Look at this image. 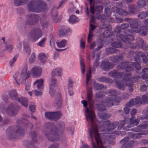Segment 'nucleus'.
Here are the masks:
<instances>
[{
    "label": "nucleus",
    "mask_w": 148,
    "mask_h": 148,
    "mask_svg": "<svg viewBox=\"0 0 148 148\" xmlns=\"http://www.w3.org/2000/svg\"><path fill=\"white\" fill-rule=\"evenodd\" d=\"M82 101L84 107L86 108V112L87 114V118H89L90 120L92 129L90 130V136L91 138H92L93 135H94L96 143V144L94 142L92 143V147L93 148H104L102 141L100 138L98 132L97 126L94 123L95 115L92 108V106L90 105L89 109L87 107V101L85 100H83Z\"/></svg>",
    "instance_id": "obj_1"
},
{
    "label": "nucleus",
    "mask_w": 148,
    "mask_h": 148,
    "mask_svg": "<svg viewBox=\"0 0 148 148\" xmlns=\"http://www.w3.org/2000/svg\"><path fill=\"white\" fill-rule=\"evenodd\" d=\"M106 92L110 97L103 99L101 104H97V106L100 111H104L106 110L105 106L111 107L113 105V102L115 101L116 92L115 90L110 89Z\"/></svg>",
    "instance_id": "obj_2"
},
{
    "label": "nucleus",
    "mask_w": 148,
    "mask_h": 148,
    "mask_svg": "<svg viewBox=\"0 0 148 148\" xmlns=\"http://www.w3.org/2000/svg\"><path fill=\"white\" fill-rule=\"evenodd\" d=\"M50 124L49 130L45 133V134L46 136L49 140L51 141H58L59 139V136L57 133L59 132L56 127L52 124L49 123Z\"/></svg>",
    "instance_id": "obj_3"
},
{
    "label": "nucleus",
    "mask_w": 148,
    "mask_h": 148,
    "mask_svg": "<svg viewBox=\"0 0 148 148\" xmlns=\"http://www.w3.org/2000/svg\"><path fill=\"white\" fill-rule=\"evenodd\" d=\"M131 73H128L124 75V77L122 80L123 82H125L126 86H128L129 90L131 92L133 91L134 90L133 83L137 81L139 78L138 76L131 77Z\"/></svg>",
    "instance_id": "obj_4"
},
{
    "label": "nucleus",
    "mask_w": 148,
    "mask_h": 148,
    "mask_svg": "<svg viewBox=\"0 0 148 148\" xmlns=\"http://www.w3.org/2000/svg\"><path fill=\"white\" fill-rule=\"evenodd\" d=\"M9 95L11 99L17 100L18 102H20L23 106L26 108L27 107L28 102L27 98L23 97L18 98L17 92L15 90H13L10 91L9 92Z\"/></svg>",
    "instance_id": "obj_5"
},
{
    "label": "nucleus",
    "mask_w": 148,
    "mask_h": 148,
    "mask_svg": "<svg viewBox=\"0 0 148 148\" xmlns=\"http://www.w3.org/2000/svg\"><path fill=\"white\" fill-rule=\"evenodd\" d=\"M44 30L43 28L42 29L40 28L33 29L28 34V38L33 41H36L42 36Z\"/></svg>",
    "instance_id": "obj_6"
},
{
    "label": "nucleus",
    "mask_w": 148,
    "mask_h": 148,
    "mask_svg": "<svg viewBox=\"0 0 148 148\" xmlns=\"http://www.w3.org/2000/svg\"><path fill=\"white\" fill-rule=\"evenodd\" d=\"M56 70H57L58 74H60L61 72L60 69H57L53 71H52L51 72L52 76L51 77V83L49 86V93L51 96H53L54 93H55V91L53 89V88L57 86V80L54 77V76H55L56 75ZM59 74L60 75V74Z\"/></svg>",
    "instance_id": "obj_7"
},
{
    "label": "nucleus",
    "mask_w": 148,
    "mask_h": 148,
    "mask_svg": "<svg viewBox=\"0 0 148 148\" xmlns=\"http://www.w3.org/2000/svg\"><path fill=\"white\" fill-rule=\"evenodd\" d=\"M25 17V24L30 25L35 24L40 19L39 16L37 14L33 13L26 15Z\"/></svg>",
    "instance_id": "obj_8"
},
{
    "label": "nucleus",
    "mask_w": 148,
    "mask_h": 148,
    "mask_svg": "<svg viewBox=\"0 0 148 148\" xmlns=\"http://www.w3.org/2000/svg\"><path fill=\"white\" fill-rule=\"evenodd\" d=\"M124 33L126 36L121 34L119 35V37L124 43L130 44L131 41L134 40V37L131 34L132 32H130V29H127L124 31Z\"/></svg>",
    "instance_id": "obj_9"
},
{
    "label": "nucleus",
    "mask_w": 148,
    "mask_h": 148,
    "mask_svg": "<svg viewBox=\"0 0 148 148\" xmlns=\"http://www.w3.org/2000/svg\"><path fill=\"white\" fill-rule=\"evenodd\" d=\"M62 114L60 111H57L53 112H46L45 115L46 119H49L51 120L56 121L62 116Z\"/></svg>",
    "instance_id": "obj_10"
},
{
    "label": "nucleus",
    "mask_w": 148,
    "mask_h": 148,
    "mask_svg": "<svg viewBox=\"0 0 148 148\" xmlns=\"http://www.w3.org/2000/svg\"><path fill=\"white\" fill-rule=\"evenodd\" d=\"M113 48H109L106 49V51L108 54L114 53L119 51V50L116 48H119L123 47L121 43L119 42H114L111 45Z\"/></svg>",
    "instance_id": "obj_11"
},
{
    "label": "nucleus",
    "mask_w": 148,
    "mask_h": 148,
    "mask_svg": "<svg viewBox=\"0 0 148 148\" xmlns=\"http://www.w3.org/2000/svg\"><path fill=\"white\" fill-rule=\"evenodd\" d=\"M29 77V75L27 73L25 74L22 73L20 74L18 73H15L14 77L17 84L19 85V83L23 80L26 81L27 79Z\"/></svg>",
    "instance_id": "obj_12"
},
{
    "label": "nucleus",
    "mask_w": 148,
    "mask_h": 148,
    "mask_svg": "<svg viewBox=\"0 0 148 148\" xmlns=\"http://www.w3.org/2000/svg\"><path fill=\"white\" fill-rule=\"evenodd\" d=\"M52 97H55L54 101V106L57 108H60L62 105V99L61 93L60 92H58L56 94L55 93L54 96Z\"/></svg>",
    "instance_id": "obj_13"
},
{
    "label": "nucleus",
    "mask_w": 148,
    "mask_h": 148,
    "mask_svg": "<svg viewBox=\"0 0 148 148\" xmlns=\"http://www.w3.org/2000/svg\"><path fill=\"white\" fill-rule=\"evenodd\" d=\"M126 73L124 74L123 72H118L116 70H114L110 72L108 74V76L111 77L113 78L116 79H120L122 77L123 78L125 75L128 74Z\"/></svg>",
    "instance_id": "obj_14"
},
{
    "label": "nucleus",
    "mask_w": 148,
    "mask_h": 148,
    "mask_svg": "<svg viewBox=\"0 0 148 148\" xmlns=\"http://www.w3.org/2000/svg\"><path fill=\"white\" fill-rule=\"evenodd\" d=\"M42 69L41 67L36 66L32 68L31 70V74L35 77H38L42 74Z\"/></svg>",
    "instance_id": "obj_15"
},
{
    "label": "nucleus",
    "mask_w": 148,
    "mask_h": 148,
    "mask_svg": "<svg viewBox=\"0 0 148 148\" xmlns=\"http://www.w3.org/2000/svg\"><path fill=\"white\" fill-rule=\"evenodd\" d=\"M125 21H128L130 26L131 28H138V25L139 21L137 18L132 19L127 18L124 19Z\"/></svg>",
    "instance_id": "obj_16"
},
{
    "label": "nucleus",
    "mask_w": 148,
    "mask_h": 148,
    "mask_svg": "<svg viewBox=\"0 0 148 148\" xmlns=\"http://www.w3.org/2000/svg\"><path fill=\"white\" fill-rule=\"evenodd\" d=\"M129 11L132 14H136L140 11V9L138 6L135 4H130L128 6Z\"/></svg>",
    "instance_id": "obj_17"
},
{
    "label": "nucleus",
    "mask_w": 148,
    "mask_h": 148,
    "mask_svg": "<svg viewBox=\"0 0 148 148\" xmlns=\"http://www.w3.org/2000/svg\"><path fill=\"white\" fill-rule=\"evenodd\" d=\"M136 104H142L141 99L139 97H136L135 99L131 100L127 103V106L131 107L132 106Z\"/></svg>",
    "instance_id": "obj_18"
},
{
    "label": "nucleus",
    "mask_w": 148,
    "mask_h": 148,
    "mask_svg": "<svg viewBox=\"0 0 148 148\" xmlns=\"http://www.w3.org/2000/svg\"><path fill=\"white\" fill-rule=\"evenodd\" d=\"M128 62L121 63L117 66V69H120L125 68V70L127 72L133 70V67L130 65H128Z\"/></svg>",
    "instance_id": "obj_19"
},
{
    "label": "nucleus",
    "mask_w": 148,
    "mask_h": 148,
    "mask_svg": "<svg viewBox=\"0 0 148 148\" xmlns=\"http://www.w3.org/2000/svg\"><path fill=\"white\" fill-rule=\"evenodd\" d=\"M101 66L103 70L107 71L110 69H112L114 65L113 63L107 62H102Z\"/></svg>",
    "instance_id": "obj_20"
},
{
    "label": "nucleus",
    "mask_w": 148,
    "mask_h": 148,
    "mask_svg": "<svg viewBox=\"0 0 148 148\" xmlns=\"http://www.w3.org/2000/svg\"><path fill=\"white\" fill-rule=\"evenodd\" d=\"M7 111L9 115L14 116L17 113L18 110L17 108L11 105L7 109Z\"/></svg>",
    "instance_id": "obj_21"
},
{
    "label": "nucleus",
    "mask_w": 148,
    "mask_h": 148,
    "mask_svg": "<svg viewBox=\"0 0 148 148\" xmlns=\"http://www.w3.org/2000/svg\"><path fill=\"white\" fill-rule=\"evenodd\" d=\"M14 129V132H13L12 134L10 136L12 135H23L24 134V130L23 129L20 127L18 126H16L14 127H13Z\"/></svg>",
    "instance_id": "obj_22"
},
{
    "label": "nucleus",
    "mask_w": 148,
    "mask_h": 148,
    "mask_svg": "<svg viewBox=\"0 0 148 148\" xmlns=\"http://www.w3.org/2000/svg\"><path fill=\"white\" fill-rule=\"evenodd\" d=\"M137 45L140 46L142 49L146 50L148 49V45H147L141 38H138L136 39Z\"/></svg>",
    "instance_id": "obj_23"
},
{
    "label": "nucleus",
    "mask_w": 148,
    "mask_h": 148,
    "mask_svg": "<svg viewBox=\"0 0 148 148\" xmlns=\"http://www.w3.org/2000/svg\"><path fill=\"white\" fill-rule=\"evenodd\" d=\"M36 4V0H32L29 2L27 5L28 10L30 11L34 12L33 10H35Z\"/></svg>",
    "instance_id": "obj_24"
},
{
    "label": "nucleus",
    "mask_w": 148,
    "mask_h": 148,
    "mask_svg": "<svg viewBox=\"0 0 148 148\" xmlns=\"http://www.w3.org/2000/svg\"><path fill=\"white\" fill-rule=\"evenodd\" d=\"M44 80L42 79L37 80L33 83V85H35L37 84V88L39 90H42L44 86Z\"/></svg>",
    "instance_id": "obj_25"
},
{
    "label": "nucleus",
    "mask_w": 148,
    "mask_h": 148,
    "mask_svg": "<svg viewBox=\"0 0 148 148\" xmlns=\"http://www.w3.org/2000/svg\"><path fill=\"white\" fill-rule=\"evenodd\" d=\"M123 58L122 55L119 56H113L110 58V60L115 63H119L122 60Z\"/></svg>",
    "instance_id": "obj_26"
},
{
    "label": "nucleus",
    "mask_w": 148,
    "mask_h": 148,
    "mask_svg": "<svg viewBox=\"0 0 148 148\" xmlns=\"http://www.w3.org/2000/svg\"><path fill=\"white\" fill-rule=\"evenodd\" d=\"M98 80L101 82H106L110 84L112 83L113 82V80L110 78H108L105 77H102L98 79Z\"/></svg>",
    "instance_id": "obj_27"
},
{
    "label": "nucleus",
    "mask_w": 148,
    "mask_h": 148,
    "mask_svg": "<svg viewBox=\"0 0 148 148\" xmlns=\"http://www.w3.org/2000/svg\"><path fill=\"white\" fill-rule=\"evenodd\" d=\"M38 3L40 5V8L42 10V12L46 10L47 9V5L46 3L41 0H38Z\"/></svg>",
    "instance_id": "obj_28"
},
{
    "label": "nucleus",
    "mask_w": 148,
    "mask_h": 148,
    "mask_svg": "<svg viewBox=\"0 0 148 148\" xmlns=\"http://www.w3.org/2000/svg\"><path fill=\"white\" fill-rule=\"evenodd\" d=\"M28 0H14V4L15 6H18L27 3Z\"/></svg>",
    "instance_id": "obj_29"
},
{
    "label": "nucleus",
    "mask_w": 148,
    "mask_h": 148,
    "mask_svg": "<svg viewBox=\"0 0 148 148\" xmlns=\"http://www.w3.org/2000/svg\"><path fill=\"white\" fill-rule=\"evenodd\" d=\"M79 20V19L76 17L75 15H71L69 19V22L72 24L78 22Z\"/></svg>",
    "instance_id": "obj_30"
},
{
    "label": "nucleus",
    "mask_w": 148,
    "mask_h": 148,
    "mask_svg": "<svg viewBox=\"0 0 148 148\" xmlns=\"http://www.w3.org/2000/svg\"><path fill=\"white\" fill-rule=\"evenodd\" d=\"M137 6L139 8H144L146 5V2L144 0H138L136 2Z\"/></svg>",
    "instance_id": "obj_31"
},
{
    "label": "nucleus",
    "mask_w": 148,
    "mask_h": 148,
    "mask_svg": "<svg viewBox=\"0 0 148 148\" xmlns=\"http://www.w3.org/2000/svg\"><path fill=\"white\" fill-rule=\"evenodd\" d=\"M47 56L46 55L43 53H40L38 56L39 60L42 62H44L46 61Z\"/></svg>",
    "instance_id": "obj_32"
},
{
    "label": "nucleus",
    "mask_w": 148,
    "mask_h": 148,
    "mask_svg": "<svg viewBox=\"0 0 148 148\" xmlns=\"http://www.w3.org/2000/svg\"><path fill=\"white\" fill-rule=\"evenodd\" d=\"M56 43L58 47L59 48L64 47L67 44V41L63 40L60 42H57Z\"/></svg>",
    "instance_id": "obj_33"
},
{
    "label": "nucleus",
    "mask_w": 148,
    "mask_h": 148,
    "mask_svg": "<svg viewBox=\"0 0 148 148\" xmlns=\"http://www.w3.org/2000/svg\"><path fill=\"white\" fill-rule=\"evenodd\" d=\"M95 28H90L88 35V42L90 43L91 42L92 38L93 37V32Z\"/></svg>",
    "instance_id": "obj_34"
},
{
    "label": "nucleus",
    "mask_w": 148,
    "mask_h": 148,
    "mask_svg": "<svg viewBox=\"0 0 148 148\" xmlns=\"http://www.w3.org/2000/svg\"><path fill=\"white\" fill-rule=\"evenodd\" d=\"M116 85L117 86L118 88L122 90H124L125 89V87L124 84L121 83L120 81H118L116 79L115 80Z\"/></svg>",
    "instance_id": "obj_35"
},
{
    "label": "nucleus",
    "mask_w": 148,
    "mask_h": 148,
    "mask_svg": "<svg viewBox=\"0 0 148 148\" xmlns=\"http://www.w3.org/2000/svg\"><path fill=\"white\" fill-rule=\"evenodd\" d=\"M36 5L35 10H33L36 13H40L42 12L41 9V8H40V5L38 4V0H36Z\"/></svg>",
    "instance_id": "obj_36"
},
{
    "label": "nucleus",
    "mask_w": 148,
    "mask_h": 148,
    "mask_svg": "<svg viewBox=\"0 0 148 148\" xmlns=\"http://www.w3.org/2000/svg\"><path fill=\"white\" fill-rule=\"evenodd\" d=\"M140 62H137V63L132 62L131 66L134 69V67H135L136 69L139 70L141 68V66L140 64L139 63Z\"/></svg>",
    "instance_id": "obj_37"
},
{
    "label": "nucleus",
    "mask_w": 148,
    "mask_h": 148,
    "mask_svg": "<svg viewBox=\"0 0 148 148\" xmlns=\"http://www.w3.org/2000/svg\"><path fill=\"white\" fill-rule=\"evenodd\" d=\"M118 14L122 16H125L128 14V12L122 9L119 8Z\"/></svg>",
    "instance_id": "obj_38"
},
{
    "label": "nucleus",
    "mask_w": 148,
    "mask_h": 148,
    "mask_svg": "<svg viewBox=\"0 0 148 148\" xmlns=\"http://www.w3.org/2000/svg\"><path fill=\"white\" fill-rule=\"evenodd\" d=\"M91 72L90 69L86 74V85L87 86L89 82L91 80Z\"/></svg>",
    "instance_id": "obj_39"
},
{
    "label": "nucleus",
    "mask_w": 148,
    "mask_h": 148,
    "mask_svg": "<svg viewBox=\"0 0 148 148\" xmlns=\"http://www.w3.org/2000/svg\"><path fill=\"white\" fill-rule=\"evenodd\" d=\"M47 39L45 38H43L39 42L37 43V45L41 47H44L45 44V42Z\"/></svg>",
    "instance_id": "obj_40"
},
{
    "label": "nucleus",
    "mask_w": 148,
    "mask_h": 148,
    "mask_svg": "<svg viewBox=\"0 0 148 148\" xmlns=\"http://www.w3.org/2000/svg\"><path fill=\"white\" fill-rule=\"evenodd\" d=\"M143 125H139L136 128H133L132 130L135 132H138L140 131L142 129H143Z\"/></svg>",
    "instance_id": "obj_41"
},
{
    "label": "nucleus",
    "mask_w": 148,
    "mask_h": 148,
    "mask_svg": "<svg viewBox=\"0 0 148 148\" xmlns=\"http://www.w3.org/2000/svg\"><path fill=\"white\" fill-rule=\"evenodd\" d=\"M146 12L144 11L140 12L138 15V18L140 19H143L146 18Z\"/></svg>",
    "instance_id": "obj_42"
},
{
    "label": "nucleus",
    "mask_w": 148,
    "mask_h": 148,
    "mask_svg": "<svg viewBox=\"0 0 148 148\" xmlns=\"http://www.w3.org/2000/svg\"><path fill=\"white\" fill-rule=\"evenodd\" d=\"M142 134L141 133L132 134L130 135L131 138L134 139L139 138H141Z\"/></svg>",
    "instance_id": "obj_43"
},
{
    "label": "nucleus",
    "mask_w": 148,
    "mask_h": 148,
    "mask_svg": "<svg viewBox=\"0 0 148 148\" xmlns=\"http://www.w3.org/2000/svg\"><path fill=\"white\" fill-rule=\"evenodd\" d=\"M141 99L142 102V104H145L147 102L148 97L146 95H143L142 96V99Z\"/></svg>",
    "instance_id": "obj_44"
},
{
    "label": "nucleus",
    "mask_w": 148,
    "mask_h": 148,
    "mask_svg": "<svg viewBox=\"0 0 148 148\" xmlns=\"http://www.w3.org/2000/svg\"><path fill=\"white\" fill-rule=\"evenodd\" d=\"M116 127V125H115L113 123H111L108 125L107 130L108 131H110L114 130Z\"/></svg>",
    "instance_id": "obj_45"
},
{
    "label": "nucleus",
    "mask_w": 148,
    "mask_h": 148,
    "mask_svg": "<svg viewBox=\"0 0 148 148\" xmlns=\"http://www.w3.org/2000/svg\"><path fill=\"white\" fill-rule=\"evenodd\" d=\"M92 1L93 0H92V3H91V4H90V1H89V3L90 5V11L92 14H95V11L96 10L94 5L92 4Z\"/></svg>",
    "instance_id": "obj_46"
},
{
    "label": "nucleus",
    "mask_w": 148,
    "mask_h": 148,
    "mask_svg": "<svg viewBox=\"0 0 148 148\" xmlns=\"http://www.w3.org/2000/svg\"><path fill=\"white\" fill-rule=\"evenodd\" d=\"M94 88L96 90H101L104 88V86L102 84H99L97 83L95 84Z\"/></svg>",
    "instance_id": "obj_47"
},
{
    "label": "nucleus",
    "mask_w": 148,
    "mask_h": 148,
    "mask_svg": "<svg viewBox=\"0 0 148 148\" xmlns=\"http://www.w3.org/2000/svg\"><path fill=\"white\" fill-rule=\"evenodd\" d=\"M36 57L35 56V54L34 53H33L29 59V62L30 63H32L35 60Z\"/></svg>",
    "instance_id": "obj_48"
},
{
    "label": "nucleus",
    "mask_w": 148,
    "mask_h": 148,
    "mask_svg": "<svg viewBox=\"0 0 148 148\" xmlns=\"http://www.w3.org/2000/svg\"><path fill=\"white\" fill-rule=\"evenodd\" d=\"M133 119L131 118L130 119V122L132 124L135 125H137L139 123L140 121L139 119H136L133 120Z\"/></svg>",
    "instance_id": "obj_49"
},
{
    "label": "nucleus",
    "mask_w": 148,
    "mask_h": 148,
    "mask_svg": "<svg viewBox=\"0 0 148 148\" xmlns=\"http://www.w3.org/2000/svg\"><path fill=\"white\" fill-rule=\"evenodd\" d=\"M31 134L32 140L34 141L35 143H36L37 142V136L35 132L33 131L32 132Z\"/></svg>",
    "instance_id": "obj_50"
},
{
    "label": "nucleus",
    "mask_w": 148,
    "mask_h": 148,
    "mask_svg": "<svg viewBox=\"0 0 148 148\" xmlns=\"http://www.w3.org/2000/svg\"><path fill=\"white\" fill-rule=\"evenodd\" d=\"M129 25L127 23H123L121 25H117L115 28H128Z\"/></svg>",
    "instance_id": "obj_51"
},
{
    "label": "nucleus",
    "mask_w": 148,
    "mask_h": 148,
    "mask_svg": "<svg viewBox=\"0 0 148 148\" xmlns=\"http://www.w3.org/2000/svg\"><path fill=\"white\" fill-rule=\"evenodd\" d=\"M105 14L108 17L110 16L111 14V12L109 8H106L105 9Z\"/></svg>",
    "instance_id": "obj_52"
},
{
    "label": "nucleus",
    "mask_w": 148,
    "mask_h": 148,
    "mask_svg": "<svg viewBox=\"0 0 148 148\" xmlns=\"http://www.w3.org/2000/svg\"><path fill=\"white\" fill-rule=\"evenodd\" d=\"M80 65L82 74H84L85 72V65L83 62L82 60L80 61Z\"/></svg>",
    "instance_id": "obj_53"
},
{
    "label": "nucleus",
    "mask_w": 148,
    "mask_h": 148,
    "mask_svg": "<svg viewBox=\"0 0 148 148\" xmlns=\"http://www.w3.org/2000/svg\"><path fill=\"white\" fill-rule=\"evenodd\" d=\"M32 92L35 95L37 96H40L42 95V92L39 91L37 90H35L32 91Z\"/></svg>",
    "instance_id": "obj_54"
},
{
    "label": "nucleus",
    "mask_w": 148,
    "mask_h": 148,
    "mask_svg": "<svg viewBox=\"0 0 148 148\" xmlns=\"http://www.w3.org/2000/svg\"><path fill=\"white\" fill-rule=\"evenodd\" d=\"M17 56L16 55L14 57L13 59L10 61V64L11 66H12L13 65L15 62L16 61V60H17Z\"/></svg>",
    "instance_id": "obj_55"
},
{
    "label": "nucleus",
    "mask_w": 148,
    "mask_h": 148,
    "mask_svg": "<svg viewBox=\"0 0 148 148\" xmlns=\"http://www.w3.org/2000/svg\"><path fill=\"white\" fill-rule=\"evenodd\" d=\"M24 49L27 53V54L28 56H29L30 55L31 53L30 48L29 47L27 46L25 47Z\"/></svg>",
    "instance_id": "obj_56"
},
{
    "label": "nucleus",
    "mask_w": 148,
    "mask_h": 148,
    "mask_svg": "<svg viewBox=\"0 0 148 148\" xmlns=\"http://www.w3.org/2000/svg\"><path fill=\"white\" fill-rule=\"evenodd\" d=\"M119 10V8L116 6L113 7L112 8V11L113 12L118 14Z\"/></svg>",
    "instance_id": "obj_57"
},
{
    "label": "nucleus",
    "mask_w": 148,
    "mask_h": 148,
    "mask_svg": "<svg viewBox=\"0 0 148 148\" xmlns=\"http://www.w3.org/2000/svg\"><path fill=\"white\" fill-rule=\"evenodd\" d=\"M58 127L59 128V130L62 131H63L65 128V125L64 124H59L58 125Z\"/></svg>",
    "instance_id": "obj_58"
},
{
    "label": "nucleus",
    "mask_w": 148,
    "mask_h": 148,
    "mask_svg": "<svg viewBox=\"0 0 148 148\" xmlns=\"http://www.w3.org/2000/svg\"><path fill=\"white\" fill-rule=\"evenodd\" d=\"M129 140V138L128 137H126L121 140V142L124 144H125Z\"/></svg>",
    "instance_id": "obj_59"
},
{
    "label": "nucleus",
    "mask_w": 148,
    "mask_h": 148,
    "mask_svg": "<svg viewBox=\"0 0 148 148\" xmlns=\"http://www.w3.org/2000/svg\"><path fill=\"white\" fill-rule=\"evenodd\" d=\"M13 46L11 45H7L6 48V50L9 51V52H11L12 50L13 49Z\"/></svg>",
    "instance_id": "obj_60"
},
{
    "label": "nucleus",
    "mask_w": 148,
    "mask_h": 148,
    "mask_svg": "<svg viewBox=\"0 0 148 148\" xmlns=\"http://www.w3.org/2000/svg\"><path fill=\"white\" fill-rule=\"evenodd\" d=\"M42 26L44 28H47L49 27V24L48 22H43L41 24Z\"/></svg>",
    "instance_id": "obj_61"
},
{
    "label": "nucleus",
    "mask_w": 148,
    "mask_h": 148,
    "mask_svg": "<svg viewBox=\"0 0 148 148\" xmlns=\"http://www.w3.org/2000/svg\"><path fill=\"white\" fill-rule=\"evenodd\" d=\"M136 110L135 109H134L131 111V115L132 116V119H134V115L136 113Z\"/></svg>",
    "instance_id": "obj_62"
},
{
    "label": "nucleus",
    "mask_w": 148,
    "mask_h": 148,
    "mask_svg": "<svg viewBox=\"0 0 148 148\" xmlns=\"http://www.w3.org/2000/svg\"><path fill=\"white\" fill-rule=\"evenodd\" d=\"M83 39L81 38L80 40V47L81 48L84 49L85 47V43L84 41H83Z\"/></svg>",
    "instance_id": "obj_63"
},
{
    "label": "nucleus",
    "mask_w": 148,
    "mask_h": 148,
    "mask_svg": "<svg viewBox=\"0 0 148 148\" xmlns=\"http://www.w3.org/2000/svg\"><path fill=\"white\" fill-rule=\"evenodd\" d=\"M145 55L144 53H142L141 51H138L136 52L135 55H137L138 56L142 57Z\"/></svg>",
    "instance_id": "obj_64"
}]
</instances>
